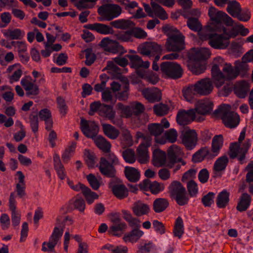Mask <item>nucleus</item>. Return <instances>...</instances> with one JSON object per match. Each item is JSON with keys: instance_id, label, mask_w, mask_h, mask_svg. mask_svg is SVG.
I'll return each instance as SVG.
<instances>
[{"instance_id": "53", "label": "nucleus", "mask_w": 253, "mask_h": 253, "mask_svg": "<svg viewBox=\"0 0 253 253\" xmlns=\"http://www.w3.org/2000/svg\"><path fill=\"white\" fill-rule=\"evenodd\" d=\"M238 154L241 155V147L240 144L236 142L230 144L229 147V156L232 159L238 157Z\"/></svg>"}, {"instance_id": "48", "label": "nucleus", "mask_w": 253, "mask_h": 253, "mask_svg": "<svg viewBox=\"0 0 253 253\" xmlns=\"http://www.w3.org/2000/svg\"><path fill=\"white\" fill-rule=\"evenodd\" d=\"M187 25L189 28L194 31L199 32L202 28V25L198 18L195 17H190L187 21Z\"/></svg>"}, {"instance_id": "39", "label": "nucleus", "mask_w": 253, "mask_h": 253, "mask_svg": "<svg viewBox=\"0 0 253 253\" xmlns=\"http://www.w3.org/2000/svg\"><path fill=\"white\" fill-rule=\"evenodd\" d=\"M250 89V84L245 81H242L238 87L235 90L237 96L240 98H244L246 97Z\"/></svg>"}, {"instance_id": "8", "label": "nucleus", "mask_w": 253, "mask_h": 253, "mask_svg": "<svg viewBox=\"0 0 253 253\" xmlns=\"http://www.w3.org/2000/svg\"><path fill=\"white\" fill-rule=\"evenodd\" d=\"M223 137L221 134L215 135L212 140L211 149L210 151L207 147L201 148L198 150L205 159H212L217 156L223 146Z\"/></svg>"}, {"instance_id": "36", "label": "nucleus", "mask_w": 253, "mask_h": 253, "mask_svg": "<svg viewBox=\"0 0 253 253\" xmlns=\"http://www.w3.org/2000/svg\"><path fill=\"white\" fill-rule=\"evenodd\" d=\"M96 146L104 153L110 151L111 143L102 136H98L94 140Z\"/></svg>"}, {"instance_id": "34", "label": "nucleus", "mask_w": 253, "mask_h": 253, "mask_svg": "<svg viewBox=\"0 0 253 253\" xmlns=\"http://www.w3.org/2000/svg\"><path fill=\"white\" fill-rule=\"evenodd\" d=\"M169 206V202L167 199L159 198L154 200L153 209L156 213H160L164 211Z\"/></svg>"}, {"instance_id": "22", "label": "nucleus", "mask_w": 253, "mask_h": 253, "mask_svg": "<svg viewBox=\"0 0 253 253\" xmlns=\"http://www.w3.org/2000/svg\"><path fill=\"white\" fill-rule=\"evenodd\" d=\"M213 106V102L209 100H201L196 107L195 113L205 115L211 113Z\"/></svg>"}, {"instance_id": "3", "label": "nucleus", "mask_w": 253, "mask_h": 253, "mask_svg": "<svg viewBox=\"0 0 253 253\" xmlns=\"http://www.w3.org/2000/svg\"><path fill=\"white\" fill-rule=\"evenodd\" d=\"M214 117L222 120L224 126L232 128L236 127L240 123V117L235 112L231 111V106L224 104L219 105L213 113Z\"/></svg>"}, {"instance_id": "28", "label": "nucleus", "mask_w": 253, "mask_h": 253, "mask_svg": "<svg viewBox=\"0 0 253 253\" xmlns=\"http://www.w3.org/2000/svg\"><path fill=\"white\" fill-rule=\"evenodd\" d=\"M122 81L124 84L122 88L116 94V97L120 101H126L128 98L129 91V84L126 77H123Z\"/></svg>"}, {"instance_id": "46", "label": "nucleus", "mask_w": 253, "mask_h": 253, "mask_svg": "<svg viewBox=\"0 0 253 253\" xmlns=\"http://www.w3.org/2000/svg\"><path fill=\"white\" fill-rule=\"evenodd\" d=\"M83 195L88 204H91L95 200L98 199L99 198L98 195L95 192L92 191L87 186H86L85 189H84Z\"/></svg>"}, {"instance_id": "38", "label": "nucleus", "mask_w": 253, "mask_h": 253, "mask_svg": "<svg viewBox=\"0 0 253 253\" xmlns=\"http://www.w3.org/2000/svg\"><path fill=\"white\" fill-rule=\"evenodd\" d=\"M99 115L100 116L107 118L113 122L115 117L116 113L113 111V108L111 106L102 104Z\"/></svg>"}, {"instance_id": "11", "label": "nucleus", "mask_w": 253, "mask_h": 253, "mask_svg": "<svg viewBox=\"0 0 253 253\" xmlns=\"http://www.w3.org/2000/svg\"><path fill=\"white\" fill-rule=\"evenodd\" d=\"M224 65V60L221 57H216L213 60V64L211 70L212 78L214 84L217 88L221 87L225 82V76L219 69V66Z\"/></svg>"}, {"instance_id": "4", "label": "nucleus", "mask_w": 253, "mask_h": 253, "mask_svg": "<svg viewBox=\"0 0 253 253\" xmlns=\"http://www.w3.org/2000/svg\"><path fill=\"white\" fill-rule=\"evenodd\" d=\"M105 157L100 158L99 169L102 175L107 177H114L117 170L115 166L119 165L118 157L113 153H106Z\"/></svg>"}, {"instance_id": "45", "label": "nucleus", "mask_w": 253, "mask_h": 253, "mask_svg": "<svg viewBox=\"0 0 253 253\" xmlns=\"http://www.w3.org/2000/svg\"><path fill=\"white\" fill-rule=\"evenodd\" d=\"M222 70L225 74V75H224L225 79H234L238 76V71L236 70V67H235L234 69L230 64L225 63Z\"/></svg>"}, {"instance_id": "31", "label": "nucleus", "mask_w": 253, "mask_h": 253, "mask_svg": "<svg viewBox=\"0 0 253 253\" xmlns=\"http://www.w3.org/2000/svg\"><path fill=\"white\" fill-rule=\"evenodd\" d=\"M21 84L26 91L27 96L37 95L39 93V88L37 84L25 80H22Z\"/></svg>"}, {"instance_id": "5", "label": "nucleus", "mask_w": 253, "mask_h": 253, "mask_svg": "<svg viewBox=\"0 0 253 253\" xmlns=\"http://www.w3.org/2000/svg\"><path fill=\"white\" fill-rule=\"evenodd\" d=\"M168 189L169 196L174 199L179 206H183L188 203L189 198L186 189L179 181H172Z\"/></svg>"}, {"instance_id": "12", "label": "nucleus", "mask_w": 253, "mask_h": 253, "mask_svg": "<svg viewBox=\"0 0 253 253\" xmlns=\"http://www.w3.org/2000/svg\"><path fill=\"white\" fill-rule=\"evenodd\" d=\"M108 185L111 189L113 195L118 199L122 200L127 197L128 195V190L126 186L122 184V181L116 176L114 177H110Z\"/></svg>"}, {"instance_id": "10", "label": "nucleus", "mask_w": 253, "mask_h": 253, "mask_svg": "<svg viewBox=\"0 0 253 253\" xmlns=\"http://www.w3.org/2000/svg\"><path fill=\"white\" fill-rule=\"evenodd\" d=\"M121 7L117 4H104L98 9L99 15L104 20L110 21L119 16L121 13Z\"/></svg>"}, {"instance_id": "56", "label": "nucleus", "mask_w": 253, "mask_h": 253, "mask_svg": "<svg viewBox=\"0 0 253 253\" xmlns=\"http://www.w3.org/2000/svg\"><path fill=\"white\" fill-rule=\"evenodd\" d=\"M164 188L165 186L164 184L154 181L153 182L151 181L150 185L149 191H150L152 194L156 195L163 191Z\"/></svg>"}, {"instance_id": "37", "label": "nucleus", "mask_w": 253, "mask_h": 253, "mask_svg": "<svg viewBox=\"0 0 253 253\" xmlns=\"http://www.w3.org/2000/svg\"><path fill=\"white\" fill-rule=\"evenodd\" d=\"M230 194L226 190H223L217 195L216 199V205L218 208H225L229 202Z\"/></svg>"}, {"instance_id": "16", "label": "nucleus", "mask_w": 253, "mask_h": 253, "mask_svg": "<svg viewBox=\"0 0 253 253\" xmlns=\"http://www.w3.org/2000/svg\"><path fill=\"white\" fill-rule=\"evenodd\" d=\"M81 129L86 137L93 138L97 135L99 131V127L94 121L88 122L82 119Z\"/></svg>"}, {"instance_id": "2", "label": "nucleus", "mask_w": 253, "mask_h": 253, "mask_svg": "<svg viewBox=\"0 0 253 253\" xmlns=\"http://www.w3.org/2000/svg\"><path fill=\"white\" fill-rule=\"evenodd\" d=\"M164 33L168 37L165 46L169 51L178 52L184 48V36L176 28L167 25L162 27Z\"/></svg>"}, {"instance_id": "17", "label": "nucleus", "mask_w": 253, "mask_h": 253, "mask_svg": "<svg viewBox=\"0 0 253 253\" xmlns=\"http://www.w3.org/2000/svg\"><path fill=\"white\" fill-rule=\"evenodd\" d=\"M195 110L194 109L187 111L181 109L177 112L176 121L180 125H187L195 119Z\"/></svg>"}, {"instance_id": "18", "label": "nucleus", "mask_w": 253, "mask_h": 253, "mask_svg": "<svg viewBox=\"0 0 253 253\" xmlns=\"http://www.w3.org/2000/svg\"><path fill=\"white\" fill-rule=\"evenodd\" d=\"M162 46L155 42H146L142 45L140 53L146 56L155 55V53L161 54Z\"/></svg>"}, {"instance_id": "21", "label": "nucleus", "mask_w": 253, "mask_h": 253, "mask_svg": "<svg viewBox=\"0 0 253 253\" xmlns=\"http://www.w3.org/2000/svg\"><path fill=\"white\" fill-rule=\"evenodd\" d=\"M144 98L150 103L159 102L162 99V92L160 89L154 87L151 89L146 88L142 91Z\"/></svg>"}, {"instance_id": "60", "label": "nucleus", "mask_w": 253, "mask_h": 253, "mask_svg": "<svg viewBox=\"0 0 253 253\" xmlns=\"http://www.w3.org/2000/svg\"><path fill=\"white\" fill-rule=\"evenodd\" d=\"M251 17V11L248 8L241 9V12L237 13L234 18H237L240 21L247 22L250 20Z\"/></svg>"}, {"instance_id": "57", "label": "nucleus", "mask_w": 253, "mask_h": 253, "mask_svg": "<svg viewBox=\"0 0 253 253\" xmlns=\"http://www.w3.org/2000/svg\"><path fill=\"white\" fill-rule=\"evenodd\" d=\"M117 106L126 118H130L133 115L131 106H125L122 103H118Z\"/></svg>"}, {"instance_id": "9", "label": "nucleus", "mask_w": 253, "mask_h": 253, "mask_svg": "<svg viewBox=\"0 0 253 253\" xmlns=\"http://www.w3.org/2000/svg\"><path fill=\"white\" fill-rule=\"evenodd\" d=\"M162 72L172 79L180 78L183 75V70L179 64L173 62H164L160 65Z\"/></svg>"}, {"instance_id": "30", "label": "nucleus", "mask_w": 253, "mask_h": 253, "mask_svg": "<svg viewBox=\"0 0 253 253\" xmlns=\"http://www.w3.org/2000/svg\"><path fill=\"white\" fill-rule=\"evenodd\" d=\"M211 55L210 50L206 48H203L192 53L189 58L195 61H200L208 59Z\"/></svg>"}, {"instance_id": "25", "label": "nucleus", "mask_w": 253, "mask_h": 253, "mask_svg": "<svg viewBox=\"0 0 253 253\" xmlns=\"http://www.w3.org/2000/svg\"><path fill=\"white\" fill-rule=\"evenodd\" d=\"M252 201L251 196L247 193H243L237 204L236 209L240 212L245 211L250 207Z\"/></svg>"}, {"instance_id": "49", "label": "nucleus", "mask_w": 253, "mask_h": 253, "mask_svg": "<svg viewBox=\"0 0 253 253\" xmlns=\"http://www.w3.org/2000/svg\"><path fill=\"white\" fill-rule=\"evenodd\" d=\"M77 143L72 142L70 146L67 148L62 155V159L64 163H67L74 153L76 147Z\"/></svg>"}, {"instance_id": "23", "label": "nucleus", "mask_w": 253, "mask_h": 253, "mask_svg": "<svg viewBox=\"0 0 253 253\" xmlns=\"http://www.w3.org/2000/svg\"><path fill=\"white\" fill-rule=\"evenodd\" d=\"M133 213L136 216H141L148 214L150 209L149 206L146 204L138 201L133 204L131 208Z\"/></svg>"}, {"instance_id": "58", "label": "nucleus", "mask_w": 253, "mask_h": 253, "mask_svg": "<svg viewBox=\"0 0 253 253\" xmlns=\"http://www.w3.org/2000/svg\"><path fill=\"white\" fill-rule=\"evenodd\" d=\"M86 178L92 189L97 190L99 189L100 183L93 174L90 173L87 175Z\"/></svg>"}, {"instance_id": "24", "label": "nucleus", "mask_w": 253, "mask_h": 253, "mask_svg": "<svg viewBox=\"0 0 253 253\" xmlns=\"http://www.w3.org/2000/svg\"><path fill=\"white\" fill-rule=\"evenodd\" d=\"M144 232L139 229H132L130 232L125 234L123 240L126 242L134 243L139 241L143 235Z\"/></svg>"}, {"instance_id": "15", "label": "nucleus", "mask_w": 253, "mask_h": 253, "mask_svg": "<svg viewBox=\"0 0 253 253\" xmlns=\"http://www.w3.org/2000/svg\"><path fill=\"white\" fill-rule=\"evenodd\" d=\"M182 143L187 150L193 149L197 142V134L194 130H182L180 135Z\"/></svg>"}, {"instance_id": "32", "label": "nucleus", "mask_w": 253, "mask_h": 253, "mask_svg": "<svg viewBox=\"0 0 253 253\" xmlns=\"http://www.w3.org/2000/svg\"><path fill=\"white\" fill-rule=\"evenodd\" d=\"M124 173L126 178L131 182H136L140 178V172L134 168L126 167Z\"/></svg>"}, {"instance_id": "1", "label": "nucleus", "mask_w": 253, "mask_h": 253, "mask_svg": "<svg viewBox=\"0 0 253 253\" xmlns=\"http://www.w3.org/2000/svg\"><path fill=\"white\" fill-rule=\"evenodd\" d=\"M208 14L212 23L206 27L209 32H221L224 29L223 24L227 26H232L234 24V20L225 12L218 11L214 7L211 6L209 9Z\"/></svg>"}, {"instance_id": "20", "label": "nucleus", "mask_w": 253, "mask_h": 253, "mask_svg": "<svg viewBox=\"0 0 253 253\" xmlns=\"http://www.w3.org/2000/svg\"><path fill=\"white\" fill-rule=\"evenodd\" d=\"M101 42L106 47L105 50L109 52L113 53L120 52L123 53L126 52L125 50L124 47L116 41L110 40L108 38H104Z\"/></svg>"}, {"instance_id": "26", "label": "nucleus", "mask_w": 253, "mask_h": 253, "mask_svg": "<svg viewBox=\"0 0 253 253\" xmlns=\"http://www.w3.org/2000/svg\"><path fill=\"white\" fill-rule=\"evenodd\" d=\"M166 155L160 149H155L153 152L152 163L155 167H161L166 164Z\"/></svg>"}, {"instance_id": "6", "label": "nucleus", "mask_w": 253, "mask_h": 253, "mask_svg": "<svg viewBox=\"0 0 253 253\" xmlns=\"http://www.w3.org/2000/svg\"><path fill=\"white\" fill-rule=\"evenodd\" d=\"M136 138L137 139L142 138L143 140L137 149L138 161L141 164L146 163L149 159L148 148L151 145L152 137L149 134H144L138 131L136 133Z\"/></svg>"}, {"instance_id": "29", "label": "nucleus", "mask_w": 253, "mask_h": 253, "mask_svg": "<svg viewBox=\"0 0 253 253\" xmlns=\"http://www.w3.org/2000/svg\"><path fill=\"white\" fill-rule=\"evenodd\" d=\"M53 163L54 169L59 178L61 180L64 179L66 176L65 169L61 163L59 156L57 154H55L53 156Z\"/></svg>"}, {"instance_id": "47", "label": "nucleus", "mask_w": 253, "mask_h": 253, "mask_svg": "<svg viewBox=\"0 0 253 253\" xmlns=\"http://www.w3.org/2000/svg\"><path fill=\"white\" fill-rule=\"evenodd\" d=\"M148 129L151 135L157 137L164 131V127L160 124L152 123L148 126Z\"/></svg>"}, {"instance_id": "50", "label": "nucleus", "mask_w": 253, "mask_h": 253, "mask_svg": "<svg viewBox=\"0 0 253 253\" xmlns=\"http://www.w3.org/2000/svg\"><path fill=\"white\" fill-rule=\"evenodd\" d=\"M4 35L11 40H21L24 36V33L20 29H8Z\"/></svg>"}, {"instance_id": "54", "label": "nucleus", "mask_w": 253, "mask_h": 253, "mask_svg": "<svg viewBox=\"0 0 253 253\" xmlns=\"http://www.w3.org/2000/svg\"><path fill=\"white\" fill-rule=\"evenodd\" d=\"M131 37L133 36L135 38L143 39L147 36V33L141 28L133 27L130 29Z\"/></svg>"}, {"instance_id": "61", "label": "nucleus", "mask_w": 253, "mask_h": 253, "mask_svg": "<svg viewBox=\"0 0 253 253\" xmlns=\"http://www.w3.org/2000/svg\"><path fill=\"white\" fill-rule=\"evenodd\" d=\"M187 189L190 197L195 196L198 192V185L193 180H190L187 184Z\"/></svg>"}, {"instance_id": "27", "label": "nucleus", "mask_w": 253, "mask_h": 253, "mask_svg": "<svg viewBox=\"0 0 253 253\" xmlns=\"http://www.w3.org/2000/svg\"><path fill=\"white\" fill-rule=\"evenodd\" d=\"M110 25L115 28L122 30L131 29L135 25L133 21L129 19H121L111 21L110 23Z\"/></svg>"}, {"instance_id": "42", "label": "nucleus", "mask_w": 253, "mask_h": 253, "mask_svg": "<svg viewBox=\"0 0 253 253\" xmlns=\"http://www.w3.org/2000/svg\"><path fill=\"white\" fill-rule=\"evenodd\" d=\"M153 9V14L162 20H165L168 18V15L165 9L159 4L155 2L151 3Z\"/></svg>"}, {"instance_id": "13", "label": "nucleus", "mask_w": 253, "mask_h": 253, "mask_svg": "<svg viewBox=\"0 0 253 253\" xmlns=\"http://www.w3.org/2000/svg\"><path fill=\"white\" fill-rule=\"evenodd\" d=\"M64 226V224L62 223L59 227H54L48 242H44L42 243V251L55 252L54 248L62 236Z\"/></svg>"}, {"instance_id": "33", "label": "nucleus", "mask_w": 253, "mask_h": 253, "mask_svg": "<svg viewBox=\"0 0 253 253\" xmlns=\"http://www.w3.org/2000/svg\"><path fill=\"white\" fill-rule=\"evenodd\" d=\"M17 174L19 176V182L16 184V191L18 196L20 198H22L26 195L25 192V183L24 181L25 176L21 171H17Z\"/></svg>"}, {"instance_id": "41", "label": "nucleus", "mask_w": 253, "mask_h": 253, "mask_svg": "<svg viewBox=\"0 0 253 253\" xmlns=\"http://www.w3.org/2000/svg\"><path fill=\"white\" fill-rule=\"evenodd\" d=\"M184 224L182 218L178 216L175 220L174 226L173 229V234L174 237L180 239L184 234Z\"/></svg>"}, {"instance_id": "7", "label": "nucleus", "mask_w": 253, "mask_h": 253, "mask_svg": "<svg viewBox=\"0 0 253 253\" xmlns=\"http://www.w3.org/2000/svg\"><path fill=\"white\" fill-rule=\"evenodd\" d=\"M200 36L202 40H208L209 44L214 49H225L230 43V41H228V38H226L223 33L221 34L201 33Z\"/></svg>"}, {"instance_id": "40", "label": "nucleus", "mask_w": 253, "mask_h": 253, "mask_svg": "<svg viewBox=\"0 0 253 253\" xmlns=\"http://www.w3.org/2000/svg\"><path fill=\"white\" fill-rule=\"evenodd\" d=\"M241 6L236 0H230L228 2L226 10L233 17L237 16V13L241 12Z\"/></svg>"}, {"instance_id": "55", "label": "nucleus", "mask_w": 253, "mask_h": 253, "mask_svg": "<svg viewBox=\"0 0 253 253\" xmlns=\"http://www.w3.org/2000/svg\"><path fill=\"white\" fill-rule=\"evenodd\" d=\"M126 56L130 60L132 68L138 69L139 67H141L142 59L138 55L127 54Z\"/></svg>"}, {"instance_id": "19", "label": "nucleus", "mask_w": 253, "mask_h": 253, "mask_svg": "<svg viewBox=\"0 0 253 253\" xmlns=\"http://www.w3.org/2000/svg\"><path fill=\"white\" fill-rule=\"evenodd\" d=\"M84 27L87 29L95 31L98 33L102 35L112 34L114 32L112 27L99 23L88 24L84 25Z\"/></svg>"}, {"instance_id": "52", "label": "nucleus", "mask_w": 253, "mask_h": 253, "mask_svg": "<svg viewBox=\"0 0 253 253\" xmlns=\"http://www.w3.org/2000/svg\"><path fill=\"white\" fill-rule=\"evenodd\" d=\"M122 156L127 163H133L136 160L134 151L132 149L127 148L124 150L122 153Z\"/></svg>"}, {"instance_id": "14", "label": "nucleus", "mask_w": 253, "mask_h": 253, "mask_svg": "<svg viewBox=\"0 0 253 253\" xmlns=\"http://www.w3.org/2000/svg\"><path fill=\"white\" fill-rule=\"evenodd\" d=\"M194 91L201 95H208L213 89V83L209 78H206L197 81L194 85Z\"/></svg>"}, {"instance_id": "35", "label": "nucleus", "mask_w": 253, "mask_h": 253, "mask_svg": "<svg viewBox=\"0 0 253 253\" xmlns=\"http://www.w3.org/2000/svg\"><path fill=\"white\" fill-rule=\"evenodd\" d=\"M102 129L104 134L112 139H116L120 134L119 130L110 124H103Z\"/></svg>"}, {"instance_id": "51", "label": "nucleus", "mask_w": 253, "mask_h": 253, "mask_svg": "<svg viewBox=\"0 0 253 253\" xmlns=\"http://www.w3.org/2000/svg\"><path fill=\"white\" fill-rule=\"evenodd\" d=\"M169 110V108L167 105L160 103L156 104L153 107L154 113L158 116H163L167 115Z\"/></svg>"}, {"instance_id": "44", "label": "nucleus", "mask_w": 253, "mask_h": 253, "mask_svg": "<svg viewBox=\"0 0 253 253\" xmlns=\"http://www.w3.org/2000/svg\"><path fill=\"white\" fill-rule=\"evenodd\" d=\"M127 226L126 224L122 222L118 224H112L109 227V232L114 236H120L122 232L125 231L127 229Z\"/></svg>"}, {"instance_id": "63", "label": "nucleus", "mask_w": 253, "mask_h": 253, "mask_svg": "<svg viewBox=\"0 0 253 253\" xmlns=\"http://www.w3.org/2000/svg\"><path fill=\"white\" fill-rule=\"evenodd\" d=\"M222 32H223L226 38H228V41H229L230 38H234L238 35V24H235L234 27L228 31L224 27V29L222 30Z\"/></svg>"}, {"instance_id": "62", "label": "nucleus", "mask_w": 253, "mask_h": 253, "mask_svg": "<svg viewBox=\"0 0 253 253\" xmlns=\"http://www.w3.org/2000/svg\"><path fill=\"white\" fill-rule=\"evenodd\" d=\"M30 126L34 133H36L39 129V119L38 114H31L29 116Z\"/></svg>"}, {"instance_id": "64", "label": "nucleus", "mask_w": 253, "mask_h": 253, "mask_svg": "<svg viewBox=\"0 0 253 253\" xmlns=\"http://www.w3.org/2000/svg\"><path fill=\"white\" fill-rule=\"evenodd\" d=\"M214 196L215 194L214 193L210 192L202 197L201 201L205 207H211L214 203Z\"/></svg>"}, {"instance_id": "59", "label": "nucleus", "mask_w": 253, "mask_h": 253, "mask_svg": "<svg viewBox=\"0 0 253 253\" xmlns=\"http://www.w3.org/2000/svg\"><path fill=\"white\" fill-rule=\"evenodd\" d=\"M84 52L85 53V64L87 66L91 65L94 62L96 58L95 54L92 53V49L87 48L84 50Z\"/></svg>"}, {"instance_id": "43", "label": "nucleus", "mask_w": 253, "mask_h": 253, "mask_svg": "<svg viewBox=\"0 0 253 253\" xmlns=\"http://www.w3.org/2000/svg\"><path fill=\"white\" fill-rule=\"evenodd\" d=\"M229 159L228 157L224 155L218 158L215 162L213 166V170L215 171L219 172L223 170L226 168Z\"/></svg>"}]
</instances>
